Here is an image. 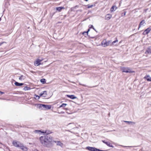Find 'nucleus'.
<instances>
[{"label": "nucleus", "mask_w": 151, "mask_h": 151, "mask_svg": "<svg viewBox=\"0 0 151 151\" xmlns=\"http://www.w3.org/2000/svg\"><path fill=\"white\" fill-rule=\"evenodd\" d=\"M89 27L90 28H93L96 31V30L93 27V26L92 25H89Z\"/></svg>", "instance_id": "c85d7f7f"}, {"label": "nucleus", "mask_w": 151, "mask_h": 151, "mask_svg": "<svg viewBox=\"0 0 151 151\" xmlns=\"http://www.w3.org/2000/svg\"><path fill=\"white\" fill-rule=\"evenodd\" d=\"M52 137L49 135H45L40 138L41 143L44 146L49 147L52 141Z\"/></svg>", "instance_id": "f257e3e1"}, {"label": "nucleus", "mask_w": 151, "mask_h": 151, "mask_svg": "<svg viewBox=\"0 0 151 151\" xmlns=\"http://www.w3.org/2000/svg\"><path fill=\"white\" fill-rule=\"evenodd\" d=\"M54 142L57 145H59L61 147L63 146V143H61L60 141H54Z\"/></svg>", "instance_id": "9d476101"}, {"label": "nucleus", "mask_w": 151, "mask_h": 151, "mask_svg": "<svg viewBox=\"0 0 151 151\" xmlns=\"http://www.w3.org/2000/svg\"><path fill=\"white\" fill-rule=\"evenodd\" d=\"M86 149L90 151H96V148L94 147H87Z\"/></svg>", "instance_id": "0eeeda50"}, {"label": "nucleus", "mask_w": 151, "mask_h": 151, "mask_svg": "<svg viewBox=\"0 0 151 151\" xmlns=\"http://www.w3.org/2000/svg\"><path fill=\"white\" fill-rule=\"evenodd\" d=\"M19 147L21 149L24 151H27V148L26 147L22 145V144L20 145V146Z\"/></svg>", "instance_id": "4468645a"}, {"label": "nucleus", "mask_w": 151, "mask_h": 151, "mask_svg": "<svg viewBox=\"0 0 151 151\" xmlns=\"http://www.w3.org/2000/svg\"><path fill=\"white\" fill-rule=\"evenodd\" d=\"M118 41L117 40L113 41V42H112V43L110 45L111 46L112 45H114L116 42H117Z\"/></svg>", "instance_id": "cd10ccee"}, {"label": "nucleus", "mask_w": 151, "mask_h": 151, "mask_svg": "<svg viewBox=\"0 0 151 151\" xmlns=\"http://www.w3.org/2000/svg\"><path fill=\"white\" fill-rule=\"evenodd\" d=\"M89 31H90V29H88L87 31H85V32H83L82 33V34L84 35L85 36L86 35H88V32Z\"/></svg>", "instance_id": "5701e85b"}, {"label": "nucleus", "mask_w": 151, "mask_h": 151, "mask_svg": "<svg viewBox=\"0 0 151 151\" xmlns=\"http://www.w3.org/2000/svg\"><path fill=\"white\" fill-rule=\"evenodd\" d=\"M31 89V88L30 87H28V86H25L24 88H23V90L24 91H27V90H29Z\"/></svg>", "instance_id": "b1692460"}, {"label": "nucleus", "mask_w": 151, "mask_h": 151, "mask_svg": "<svg viewBox=\"0 0 151 151\" xmlns=\"http://www.w3.org/2000/svg\"><path fill=\"white\" fill-rule=\"evenodd\" d=\"M24 77H25L23 76L22 75L19 77V80H24Z\"/></svg>", "instance_id": "a878e982"}, {"label": "nucleus", "mask_w": 151, "mask_h": 151, "mask_svg": "<svg viewBox=\"0 0 151 151\" xmlns=\"http://www.w3.org/2000/svg\"><path fill=\"white\" fill-rule=\"evenodd\" d=\"M112 15L110 14H107L105 17V19L106 20H109L110 19Z\"/></svg>", "instance_id": "f8f14e48"}, {"label": "nucleus", "mask_w": 151, "mask_h": 151, "mask_svg": "<svg viewBox=\"0 0 151 151\" xmlns=\"http://www.w3.org/2000/svg\"><path fill=\"white\" fill-rule=\"evenodd\" d=\"M65 109L67 111V110H68V108H65L64 109Z\"/></svg>", "instance_id": "e433bc0d"}, {"label": "nucleus", "mask_w": 151, "mask_h": 151, "mask_svg": "<svg viewBox=\"0 0 151 151\" xmlns=\"http://www.w3.org/2000/svg\"><path fill=\"white\" fill-rule=\"evenodd\" d=\"M35 96L36 97H37L38 99H39L40 98V95L39 96L36 94H35Z\"/></svg>", "instance_id": "7c9ffc66"}, {"label": "nucleus", "mask_w": 151, "mask_h": 151, "mask_svg": "<svg viewBox=\"0 0 151 151\" xmlns=\"http://www.w3.org/2000/svg\"><path fill=\"white\" fill-rule=\"evenodd\" d=\"M1 20V18H0V21Z\"/></svg>", "instance_id": "ea45409f"}, {"label": "nucleus", "mask_w": 151, "mask_h": 151, "mask_svg": "<svg viewBox=\"0 0 151 151\" xmlns=\"http://www.w3.org/2000/svg\"><path fill=\"white\" fill-rule=\"evenodd\" d=\"M4 93V92H2L0 91V95H2Z\"/></svg>", "instance_id": "72a5a7b5"}, {"label": "nucleus", "mask_w": 151, "mask_h": 151, "mask_svg": "<svg viewBox=\"0 0 151 151\" xmlns=\"http://www.w3.org/2000/svg\"><path fill=\"white\" fill-rule=\"evenodd\" d=\"M42 60H41L38 59L36 61L34 62V65L35 66H38L40 64H41L40 62Z\"/></svg>", "instance_id": "39448f33"}, {"label": "nucleus", "mask_w": 151, "mask_h": 151, "mask_svg": "<svg viewBox=\"0 0 151 151\" xmlns=\"http://www.w3.org/2000/svg\"><path fill=\"white\" fill-rule=\"evenodd\" d=\"M88 0H85V1H88Z\"/></svg>", "instance_id": "4c0bfd02"}, {"label": "nucleus", "mask_w": 151, "mask_h": 151, "mask_svg": "<svg viewBox=\"0 0 151 151\" xmlns=\"http://www.w3.org/2000/svg\"><path fill=\"white\" fill-rule=\"evenodd\" d=\"M93 6V5H90L89 4L88 5H87L88 8H90L92 7Z\"/></svg>", "instance_id": "c756f323"}, {"label": "nucleus", "mask_w": 151, "mask_h": 151, "mask_svg": "<svg viewBox=\"0 0 151 151\" xmlns=\"http://www.w3.org/2000/svg\"><path fill=\"white\" fill-rule=\"evenodd\" d=\"M64 9V8L63 7H56V9L59 12H60L62 9Z\"/></svg>", "instance_id": "aec40b11"}, {"label": "nucleus", "mask_w": 151, "mask_h": 151, "mask_svg": "<svg viewBox=\"0 0 151 151\" xmlns=\"http://www.w3.org/2000/svg\"><path fill=\"white\" fill-rule=\"evenodd\" d=\"M117 9V7L116 6H113L110 9V11L111 12L115 11Z\"/></svg>", "instance_id": "f3484780"}, {"label": "nucleus", "mask_w": 151, "mask_h": 151, "mask_svg": "<svg viewBox=\"0 0 151 151\" xmlns=\"http://www.w3.org/2000/svg\"><path fill=\"white\" fill-rule=\"evenodd\" d=\"M4 43H6V42H0V46L2 44H4Z\"/></svg>", "instance_id": "2f4dec72"}, {"label": "nucleus", "mask_w": 151, "mask_h": 151, "mask_svg": "<svg viewBox=\"0 0 151 151\" xmlns=\"http://www.w3.org/2000/svg\"><path fill=\"white\" fill-rule=\"evenodd\" d=\"M72 124V123H70V124H68V125H70V124Z\"/></svg>", "instance_id": "58836bf2"}, {"label": "nucleus", "mask_w": 151, "mask_h": 151, "mask_svg": "<svg viewBox=\"0 0 151 151\" xmlns=\"http://www.w3.org/2000/svg\"><path fill=\"white\" fill-rule=\"evenodd\" d=\"M14 84L16 86H22L24 84L23 83H19L17 82H15Z\"/></svg>", "instance_id": "412c9836"}, {"label": "nucleus", "mask_w": 151, "mask_h": 151, "mask_svg": "<svg viewBox=\"0 0 151 151\" xmlns=\"http://www.w3.org/2000/svg\"><path fill=\"white\" fill-rule=\"evenodd\" d=\"M126 12H124V15L125 16L126 15Z\"/></svg>", "instance_id": "f704fd0d"}, {"label": "nucleus", "mask_w": 151, "mask_h": 151, "mask_svg": "<svg viewBox=\"0 0 151 151\" xmlns=\"http://www.w3.org/2000/svg\"><path fill=\"white\" fill-rule=\"evenodd\" d=\"M124 122H126L129 124H135V123L134 122L131 121H124Z\"/></svg>", "instance_id": "4be33fe9"}, {"label": "nucleus", "mask_w": 151, "mask_h": 151, "mask_svg": "<svg viewBox=\"0 0 151 151\" xmlns=\"http://www.w3.org/2000/svg\"><path fill=\"white\" fill-rule=\"evenodd\" d=\"M121 70L123 72L132 73L135 72L132 70L131 69L128 67H122L121 68Z\"/></svg>", "instance_id": "f03ea898"}, {"label": "nucleus", "mask_w": 151, "mask_h": 151, "mask_svg": "<svg viewBox=\"0 0 151 151\" xmlns=\"http://www.w3.org/2000/svg\"><path fill=\"white\" fill-rule=\"evenodd\" d=\"M47 95V91H43L42 93H41L40 94V96L45 97H46Z\"/></svg>", "instance_id": "6e6552de"}, {"label": "nucleus", "mask_w": 151, "mask_h": 151, "mask_svg": "<svg viewBox=\"0 0 151 151\" xmlns=\"http://www.w3.org/2000/svg\"><path fill=\"white\" fill-rule=\"evenodd\" d=\"M102 141L103 143L106 144L108 146L110 147H114V146L112 145H111V144L109 142H105L104 140H102Z\"/></svg>", "instance_id": "9b49d317"}, {"label": "nucleus", "mask_w": 151, "mask_h": 151, "mask_svg": "<svg viewBox=\"0 0 151 151\" xmlns=\"http://www.w3.org/2000/svg\"><path fill=\"white\" fill-rule=\"evenodd\" d=\"M41 132L42 133H45L46 135H49L50 134L52 133L51 132H50V131L48 130H45V132Z\"/></svg>", "instance_id": "a211bd4d"}, {"label": "nucleus", "mask_w": 151, "mask_h": 151, "mask_svg": "<svg viewBox=\"0 0 151 151\" xmlns=\"http://www.w3.org/2000/svg\"><path fill=\"white\" fill-rule=\"evenodd\" d=\"M40 82L44 84L45 83V79H42L40 80Z\"/></svg>", "instance_id": "393cba45"}, {"label": "nucleus", "mask_w": 151, "mask_h": 151, "mask_svg": "<svg viewBox=\"0 0 151 151\" xmlns=\"http://www.w3.org/2000/svg\"><path fill=\"white\" fill-rule=\"evenodd\" d=\"M111 42V40L107 41L106 39H105L102 41L101 44L102 46L105 47L109 46Z\"/></svg>", "instance_id": "7ed1b4c3"}, {"label": "nucleus", "mask_w": 151, "mask_h": 151, "mask_svg": "<svg viewBox=\"0 0 151 151\" xmlns=\"http://www.w3.org/2000/svg\"><path fill=\"white\" fill-rule=\"evenodd\" d=\"M39 107L40 108H42L43 109H51V106L50 105L40 104V105Z\"/></svg>", "instance_id": "20e7f679"}, {"label": "nucleus", "mask_w": 151, "mask_h": 151, "mask_svg": "<svg viewBox=\"0 0 151 151\" xmlns=\"http://www.w3.org/2000/svg\"><path fill=\"white\" fill-rule=\"evenodd\" d=\"M123 147H132V146H123Z\"/></svg>", "instance_id": "c9c22d12"}, {"label": "nucleus", "mask_w": 151, "mask_h": 151, "mask_svg": "<svg viewBox=\"0 0 151 151\" xmlns=\"http://www.w3.org/2000/svg\"><path fill=\"white\" fill-rule=\"evenodd\" d=\"M96 151H104L96 148Z\"/></svg>", "instance_id": "473e14b6"}, {"label": "nucleus", "mask_w": 151, "mask_h": 151, "mask_svg": "<svg viewBox=\"0 0 151 151\" xmlns=\"http://www.w3.org/2000/svg\"><path fill=\"white\" fill-rule=\"evenodd\" d=\"M13 144L15 147H19L20 146V145H21L19 142L16 141H14L13 142Z\"/></svg>", "instance_id": "423d86ee"}, {"label": "nucleus", "mask_w": 151, "mask_h": 151, "mask_svg": "<svg viewBox=\"0 0 151 151\" xmlns=\"http://www.w3.org/2000/svg\"><path fill=\"white\" fill-rule=\"evenodd\" d=\"M66 96L67 97L71 99H74L76 98H77L74 95H66Z\"/></svg>", "instance_id": "dca6fc26"}, {"label": "nucleus", "mask_w": 151, "mask_h": 151, "mask_svg": "<svg viewBox=\"0 0 151 151\" xmlns=\"http://www.w3.org/2000/svg\"><path fill=\"white\" fill-rule=\"evenodd\" d=\"M144 78L148 81H151V77L149 75H146Z\"/></svg>", "instance_id": "ddd939ff"}, {"label": "nucleus", "mask_w": 151, "mask_h": 151, "mask_svg": "<svg viewBox=\"0 0 151 151\" xmlns=\"http://www.w3.org/2000/svg\"><path fill=\"white\" fill-rule=\"evenodd\" d=\"M151 30V29L149 28H148L144 31L143 33L145 35H147L150 32Z\"/></svg>", "instance_id": "2eb2a0df"}, {"label": "nucleus", "mask_w": 151, "mask_h": 151, "mask_svg": "<svg viewBox=\"0 0 151 151\" xmlns=\"http://www.w3.org/2000/svg\"><path fill=\"white\" fill-rule=\"evenodd\" d=\"M145 24V21L144 20H142L140 23L139 25V29L140 27L141 26Z\"/></svg>", "instance_id": "6ab92c4d"}, {"label": "nucleus", "mask_w": 151, "mask_h": 151, "mask_svg": "<svg viewBox=\"0 0 151 151\" xmlns=\"http://www.w3.org/2000/svg\"><path fill=\"white\" fill-rule=\"evenodd\" d=\"M66 105H67L66 104L63 103L59 107H65Z\"/></svg>", "instance_id": "bb28decb"}, {"label": "nucleus", "mask_w": 151, "mask_h": 151, "mask_svg": "<svg viewBox=\"0 0 151 151\" xmlns=\"http://www.w3.org/2000/svg\"><path fill=\"white\" fill-rule=\"evenodd\" d=\"M145 53L147 54H151V46L148 47H147L146 51Z\"/></svg>", "instance_id": "1a4fd4ad"}]
</instances>
